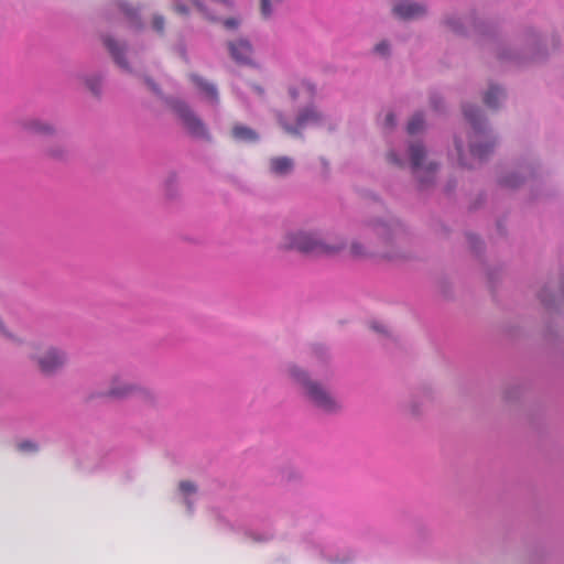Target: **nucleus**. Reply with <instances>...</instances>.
I'll list each match as a JSON object with an SVG mask.
<instances>
[{"label": "nucleus", "instance_id": "bb28decb", "mask_svg": "<svg viewBox=\"0 0 564 564\" xmlns=\"http://www.w3.org/2000/svg\"><path fill=\"white\" fill-rule=\"evenodd\" d=\"M445 25L448 26L452 32L458 33L460 30L459 21L455 18L445 20Z\"/></svg>", "mask_w": 564, "mask_h": 564}, {"label": "nucleus", "instance_id": "4be33fe9", "mask_svg": "<svg viewBox=\"0 0 564 564\" xmlns=\"http://www.w3.org/2000/svg\"><path fill=\"white\" fill-rule=\"evenodd\" d=\"M283 0H261V14L269 18L272 14L273 7L280 4Z\"/></svg>", "mask_w": 564, "mask_h": 564}, {"label": "nucleus", "instance_id": "c85d7f7f", "mask_svg": "<svg viewBox=\"0 0 564 564\" xmlns=\"http://www.w3.org/2000/svg\"><path fill=\"white\" fill-rule=\"evenodd\" d=\"M350 253H352V257H362V256H365V251L362 249V246L358 245V242H352L350 245Z\"/></svg>", "mask_w": 564, "mask_h": 564}, {"label": "nucleus", "instance_id": "9d476101", "mask_svg": "<svg viewBox=\"0 0 564 564\" xmlns=\"http://www.w3.org/2000/svg\"><path fill=\"white\" fill-rule=\"evenodd\" d=\"M392 12L401 20H412L425 15L426 7L412 0H394Z\"/></svg>", "mask_w": 564, "mask_h": 564}, {"label": "nucleus", "instance_id": "4c0bfd02", "mask_svg": "<svg viewBox=\"0 0 564 564\" xmlns=\"http://www.w3.org/2000/svg\"><path fill=\"white\" fill-rule=\"evenodd\" d=\"M148 85L151 87V89L154 93H159V89H158V87H156V85L154 83H152L151 80H148Z\"/></svg>", "mask_w": 564, "mask_h": 564}, {"label": "nucleus", "instance_id": "f8f14e48", "mask_svg": "<svg viewBox=\"0 0 564 564\" xmlns=\"http://www.w3.org/2000/svg\"><path fill=\"white\" fill-rule=\"evenodd\" d=\"M269 167L275 175H286L293 170V160L289 156H273L269 161Z\"/></svg>", "mask_w": 564, "mask_h": 564}, {"label": "nucleus", "instance_id": "e433bc0d", "mask_svg": "<svg viewBox=\"0 0 564 564\" xmlns=\"http://www.w3.org/2000/svg\"><path fill=\"white\" fill-rule=\"evenodd\" d=\"M193 6L197 9V11H199V12H202V13H204V14L208 15V14L206 13V11L204 10V8H203V7H200V4H199L196 0H193Z\"/></svg>", "mask_w": 564, "mask_h": 564}, {"label": "nucleus", "instance_id": "cd10ccee", "mask_svg": "<svg viewBox=\"0 0 564 564\" xmlns=\"http://www.w3.org/2000/svg\"><path fill=\"white\" fill-rule=\"evenodd\" d=\"M387 159H388V162L390 164H393V165L399 166V167L403 166L402 160L394 152L388 153L387 154Z\"/></svg>", "mask_w": 564, "mask_h": 564}, {"label": "nucleus", "instance_id": "1a4fd4ad", "mask_svg": "<svg viewBox=\"0 0 564 564\" xmlns=\"http://www.w3.org/2000/svg\"><path fill=\"white\" fill-rule=\"evenodd\" d=\"M21 131L35 137H53L56 128L52 122L37 118H26L19 121Z\"/></svg>", "mask_w": 564, "mask_h": 564}, {"label": "nucleus", "instance_id": "a878e982", "mask_svg": "<svg viewBox=\"0 0 564 564\" xmlns=\"http://www.w3.org/2000/svg\"><path fill=\"white\" fill-rule=\"evenodd\" d=\"M18 448L21 452H36L37 445L32 441H22L18 444Z\"/></svg>", "mask_w": 564, "mask_h": 564}, {"label": "nucleus", "instance_id": "393cba45", "mask_svg": "<svg viewBox=\"0 0 564 564\" xmlns=\"http://www.w3.org/2000/svg\"><path fill=\"white\" fill-rule=\"evenodd\" d=\"M152 29L158 33L164 32V18L160 14L153 15L152 19Z\"/></svg>", "mask_w": 564, "mask_h": 564}, {"label": "nucleus", "instance_id": "0eeeda50", "mask_svg": "<svg viewBox=\"0 0 564 564\" xmlns=\"http://www.w3.org/2000/svg\"><path fill=\"white\" fill-rule=\"evenodd\" d=\"M322 119V115L315 107L306 106L300 111L297 118H295L294 126L288 124L282 117H280V122L288 133L300 134L306 127L319 124Z\"/></svg>", "mask_w": 564, "mask_h": 564}, {"label": "nucleus", "instance_id": "6ab92c4d", "mask_svg": "<svg viewBox=\"0 0 564 564\" xmlns=\"http://www.w3.org/2000/svg\"><path fill=\"white\" fill-rule=\"evenodd\" d=\"M492 148H494L492 143H485V144L473 143L470 147V152H471V155H474V158H477L478 160H484L491 153Z\"/></svg>", "mask_w": 564, "mask_h": 564}, {"label": "nucleus", "instance_id": "423d86ee", "mask_svg": "<svg viewBox=\"0 0 564 564\" xmlns=\"http://www.w3.org/2000/svg\"><path fill=\"white\" fill-rule=\"evenodd\" d=\"M410 156L412 170L420 185L426 186L435 178L436 164L434 162H424L425 150L421 143H412L410 145Z\"/></svg>", "mask_w": 564, "mask_h": 564}, {"label": "nucleus", "instance_id": "9b49d317", "mask_svg": "<svg viewBox=\"0 0 564 564\" xmlns=\"http://www.w3.org/2000/svg\"><path fill=\"white\" fill-rule=\"evenodd\" d=\"M231 58L241 65L252 64V47L247 40L240 39L228 44Z\"/></svg>", "mask_w": 564, "mask_h": 564}, {"label": "nucleus", "instance_id": "a211bd4d", "mask_svg": "<svg viewBox=\"0 0 564 564\" xmlns=\"http://www.w3.org/2000/svg\"><path fill=\"white\" fill-rule=\"evenodd\" d=\"M502 97L503 91L497 86H491L488 91L485 93V105L490 108H497L498 101Z\"/></svg>", "mask_w": 564, "mask_h": 564}, {"label": "nucleus", "instance_id": "7c9ffc66", "mask_svg": "<svg viewBox=\"0 0 564 564\" xmlns=\"http://www.w3.org/2000/svg\"><path fill=\"white\" fill-rule=\"evenodd\" d=\"M376 52L380 55H386L388 53L389 46L388 43L382 41L376 46Z\"/></svg>", "mask_w": 564, "mask_h": 564}, {"label": "nucleus", "instance_id": "4468645a", "mask_svg": "<svg viewBox=\"0 0 564 564\" xmlns=\"http://www.w3.org/2000/svg\"><path fill=\"white\" fill-rule=\"evenodd\" d=\"M118 10L122 13L123 18L127 22H129L130 26L139 30L141 28V21L139 17V10L133 9L127 2L119 1L117 3Z\"/></svg>", "mask_w": 564, "mask_h": 564}, {"label": "nucleus", "instance_id": "58836bf2", "mask_svg": "<svg viewBox=\"0 0 564 564\" xmlns=\"http://www.w3.org/2000/svg\"><path fill=\"white\" fill-rule=\"evenodd\" d=\"M186 503H187L188 508L192 509V502L187 500Z\"/></svg>", "mask_w": 564, "mask_h": 564}, {"label": "nucleus", "instance_id": "f3484780", "mask_svg": "<svg viewBox=\"0 0 564 564\" xmlns=\"http://www.w3.org/2000/svg\"><path fill=\"white\" fill-rule=\"evenodd\" d=\"M231 134L234 139L246 142H253L259 138L252 129L243 124H235Z\"/></svg>", "mask_w": 564, "mask_h": 564}, {"label": "nucleus", "instance_id": "2eb2a0df", "mask_svg": "<svg viewBox=\"0 0 564 564\" xmlns=\"http://www.w3.org/2000/svg\"><path fill=\"white\" fill-rule=\"evenodd\" d=\"M44 155L48 159L61 161L67 158L68 149L62 141L52 142L44 148Z\"/></svg>", "mask_w": 564, "mask_h": 564}, {"label": "nucleus", "instance_id": "412c9836", "mask_svg": "<svg viewBox=\"0 0 564 564\" xmlns=\"http://www.w3.org/2000/svg\"><path fill=\"white\" fill-rule=\"evenodd\" d=\"M465 118L473 124L474 129L478 128V120L480 118L479 110L473 106H465L463 108Z\"/></svg>", "mask_w": 564, "mask_h": 564}, {"label": "nucleus", "instance_id": "39448f33", "mask_svg": "<svg viewBox=\"0 0 564 564\" xmlns=\"http://www.w3.org/2000/svg\"><path fill=\"white\" fill-rule=\"evenodd\" d=\"M167 104L191 135L209 140L210 137L205 123L196 117L187 104L176 99H171Z\"/></svg>", "mask_w": 564, "mask_h": 564}, {"label": "nucleus", "instance_id": "dca6fc26", "mask_svg": "<svg viewBox=\"0 0 564 564\" xmlns=\"http://www.w3.org/2000/svg\"><path fill=\"white\" fill-rule=\"evenodd\" d=\"M104 44L106 48L109 50L112 57L115 58L117 65L123 69H129V65L127 64V61L122 58L121 52L122 48L119 46V44L111 37H105Z\"/></svg>", "mask_w": 564, "mask_h": 564}, {"label": "nucleus", "instance_id": "20e7f679", "mask_svg": "<svg viewBox=\"0 0 564 564\" xmlns=\"http://www.w3.org/2000/svg\"><path fill=\"white\" fill-rule=\"evenodd\" d=\"M106 395L113 399L137 397L140 401L145 403H152L155 400V394L151 389L129 382L121 377H115L111 380V384L108 391H106Z\"/></svg>", "mask_w": 564, "mask_h": 564}, {"label": "nucleus", "instance_id": "ddd939ff", "mask_svg": "<svg viewBox=\"0 0 564 564\" xmlns=\"http://www.w3.org/2000/svg\"><path fill=\"white\" fill-rule=\"evenodd\" d=\"M191 79H192L193 84H195V86L199 90V93L204 94L205 98L209 102L218 101L217 89L214 85L209 84L205 79H203L194 74L191 75Z\"/></svg>", "mask_w": 564, "mask_h": 564}, {"label": "nucleus", "instance_id": "f704fd0d", "mask_svg": "<svg viewBox=\"0 0 564 564\" xmlns=\"http://www.w3.org/2000/svg\"><path fill=\"white\" fill-rule=\"evenodd\" d=\"M174 9H175V11H176L178 14H186V12H187V9H186V7H185L184 4L176 3V4L174 6Z\"/></svg>", "mask_w": 564, "mask_h": 564}, {"label": "nucleus", "instance_id": "6e6552de", "mask_svg": "<svg viewBox=\"0 0 564 564\" xmlns=\"http://www.w3.org/2000/svg\"><path fill=\"white\" fill-rule=\"evenodd\" d=\"M315 94L316 89L305 79H294L288 86V99L293 106L307 105Z\"/></svg>", "mask_w": 564, "mask_h": 564}, {"label": "nucleus", "instance_id": "5701e85b", "mask_svg": "<svg viewBox=\"0 0 564 564\" xmlns=\"http://www.w3.org/2000/svg\"><path fill=\"white\" fill-rule=\"evenodd\" d=\"M85 85L95 95L99 94L101 83L98 76H91L89 78H86Z\"/></svg>", "mask_w": 564, "mask_h": 564}, {"label": "nucleus", "instance_id": "f257e3e1", "mask_svg": "<svg viewBox=\"0 0 564 564\" xmlns=\"http://www.w3.org/2000/svg\"><path fill=\"white\" fill-rule=\"evenodd\" d=\"M281 246L286 250H295L308 256L330 257L338 254L344 249L345 242L323 239L316 232L299 229L286 232Z\"/></svg>", "mask_w": 564, "mask_h": 564}, {"label": "nucleus", "instance_id": "473e14b6", "mask_svg": "<svg viewBox=\"0 0 564 564\" xmlns=\"http://www.w3.org/2000/svg\"><path fill=\"white\" fill-rule=\"evenodd\" d=\"M370 327H372V329L376 330L377 333H380V334H386L387 333L386 327L383 325H381L380 323H378V322L371 323Z\"/></svg>", "mask_w": 564, "mask_h": 564}, {"label": "nucleus", "instance_id": "b1692460", "mask_svg": "<svg viewBox=\"0 0 564 564\" xmlns=\"http://www.w3.org/2000/svg\"><path fill=\"white\" fill-rule=\"evenodd\" d=\"M178 489L185 495H194L196 492V486L191 480L180 481Z\"/></svg>", "mask_w": 564, "mask_h": 564}, {"label": "nucleus", "instance_id": "aec40b11", "mask_svg": "<svg viewBox=\"0 0 564 564\" xmlns=\"http://www.w3.org/2000/svg\"><path fill=\"white\" fill-rule=\"evenodd\" d=\"M423 118L420 113H416L408 121L406 132L411 135L419 133L423 129Z\"/></svg>", "mask_w": 564, "mask_h": 564}, {"label": "nucleus", "instance_id": "7ed1b4c3", "mask_svg": "<svg viewBox=\"0 0 564 564\" xmlns=\"http://www.w3.org/2000/svg\"><path fill=\"white\" fill-rule=\"evenodd\" d=\"M28 356L37 369L47 376L56 373L67 364L66 351L55 346L31 345Z\"/></svg>", "mask_w": 564, "mask_h": 564}, {"label": "nucleus", "instance_id": "c9c22d12", "mask_svg": "<svg viewBox=\"0 0 564 564\" xmlns=\"http://www.w3.org/2000/svg\"><path fill=\"white\" fill-rule=\"evenodd\" d=\"M386 123H387V126H390V127L394 126L395 119H394V115L393 113H388L386 116Z\"/></svg>", "mask_w": 564, "mask_h": 564}, {"label": "nucleus", "instance_id": "f03ea898", "mask_svg": "<svg viewBox=\"0 0 564 564\" xmlns=\"http://www.w3.org/2000/svg\"><path fill=\"white\" fill-rule=\"evenodd\" d=\"M290 373L294 382L301 387L304 398L312 406L326 414H336L340 411L341 403L326 386L311 380L306 372L300 368H290Z\"/></svg>", "mask_w": 564, "mask_h": 564}, {"label": "nucleus", "instance_id": "c756f323", "mask_svg": "<svg viewBox=\"0 0 564 564\" xmlns=\"http://www.w3.org/2000/svg\"><path fill=\"white\" fill-rule=\"evenodd\" d=\"M238 24H239V21L236 18L226 19L224 22L225 28L228 30L237 29Z\"/></svg>", "mask_w": 564, "mask_h": 564}, {"label": "nucleus", "instance_id": "72a5a7b5", "mask_svg": "<svg viewBox=\"0 0 564 564\" xmlns=\"http://www.w3.org/2000/svg\"><path fill=\"white\" fill-rule=\"evenodd\" d=\"M455 144H456V150H457V153H458V156H459L460 164L462 165H466V163L463 161L462 143L458 140H456Z\"/></svg>", "mask_w": 564, "mask_h": 564}, {"label": "nucleus", "instance_id": "2f4dec72", "mask_svg": "<svg viewBox=\"0 0 564 564\" xmlns=\"http://www.w3.org/2000/svg\"><path fill=\"white\" fill-rule=\"evenodd\" d=\"M0 336L7 337V338H12L11 333L8 330V328L6 327V325L1 318H0Z\"/></svg>", "mask_w": 564, "mask_h": 564}]
</instances>
